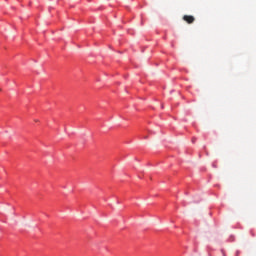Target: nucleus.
I'll use <instances>...</instances> for the list:
<instances>
[{
	"label": "nucleus",
	"instance_id": "f257e3e1",
	"mask_svg": "<svg viewBox=\"0 0 256 256\" xmlns=\"http://www.w3.org/2000/svg\"><path fill=\"white\" fill-rule=\"evenodd\" d=\"M183 21L188 23V25H191V24L195 23V17H193L191 15H184L183 16Z\"/></svg>",
	"mask_w": 256,
	"mask_h": 256
}]
</instances>
